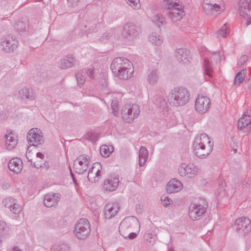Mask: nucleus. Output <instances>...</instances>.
<instances>
[{"instance_id": "nucleus-1", "label": "nucleus", "mask_w": 251, "mask_h": 251, "mask_svg": "<svg viewBox=\"0 0 251 251\" xmlns=\"http://www.w3.org/2000/svg\"><path fill=\"white\" fill-rule=\"evenodd\" d=\"M113 75L121 79H126L131 77L133 68L131 62L124 57L115 58L110 65Z\"/></svg>"}, {"instance_id": "nucleus-2", "label": "nucleus", "mask_w": 251, "mask_h": 251, "mask_svg": "<svg viewBox=\"0 0 251 251\" xmlns=\"http://www.w3.org/2000/svg\"><path fill=\"white\" fill-rule=\"evenodd\" d=\"M193 149L195 155L201 158L207 157L212 151L213 143L205 133L197 136L193 141Z\"/></svg>"}, {"instance_id": "nucleus-3", "label": "nucleus", "mask_w": 251, "mask_h": 251, "mask_svg": "<svg viewBox=\"0 0 251 251\" xmlns=\"http://www.w3.org/2000/svg\"><path fill=\"white\" fill-rule=\"evenodd\" d=\"M162 4L168 10L167 16L173 23L180 21L185 15L183 6L178 0H163Z\"/></svg>"}, {"instance_id": "nucleus-4", "label": "nucleus", "mask_w": 251, "mask_h": 251, "mask_svg": "<svg viewBox=\"0 0 251 251\" xmlns=\"http://www.w3.org/2000/svg\"><path fill=\"white\" fill-rule=\"evenodd\" d=\"M167 99L170 104L173 106H183L189 101L190 94L188 90L184 87H175L169 92Z\"/></svg>"}, {"instance_id": "nucleus-5", "label": "nucleus", "mask_w": 251, "mask_h": 251, "mask_svg": "<svg viewBox=\"0 0 251 251\" xmlns=\"http://www.w3.org/2000/svg\"><path fill=\"white\" fill-rule=\"evenodd\" d=\"M208 207L207 201L203 198L192 202L189 207V216L191 220H200L205 215Z\"/></svg>"}, {"instance_id": "nucleus-6", "label": "nucleus", "mask_w": 251, "mask_h": 251, "mask_svg": "<svg viewBox=\"0 0 251 251\" xmlns=\"http://www.w3.org/2000/svg\"><path fill=\"white\" fill-rule=\"evenodd\" d=\"M226 6L223 0H203V11L210 16L220 14L225 10Z\"/></svg>"}, {"instance_id": "nucleus-7", "label": "nucleus", "mask_w": 251, "mask_h": 251, "mask_svg": "<svg viewBox=\"0 0 251 251\" xmlns=\"http://www.w3.org/2000/svg\"><path fill=\"white\" fill-rule=\"evenodd\" d=\"M140 112V109L138 105L126 104L123 107L121 116L125 122L129 123L137 118Z\"/></svg>"}, {"instance_id": "nucleus-8", "label": "nucleus", "mask_w": 251, "mask_h": 251, "mask_svg": "<svg viewBox=\"0 0 251 251\" xmlns=\"http://www.w3.org/2000/svg\"><path fill=\"white\" fill-rule=\"evenodd\" d=\"M198 168L193 163H181L178 167L177 172L181 177L194 178L198 173Z\"/></svg>"}, {"instance_id": "nucleus-9", "label": "nucleus", "mask_w": 251, "mask_h": 251, "mask_svg": "<svg viewBox=\"0 0 251 251\" xmlns=\"http://www.w3.org/2000/svg\"><path fill=\"white\" fill-rule=\"evenodd\" d=\"M91 230L89 221H78L74 230L75 236L80 240L87 238Z\"/></svg>"}, {"instance_id": "nucleus-10", "label": "nucleus", "mask_w": 251, "mask_h": 251, "mask_svg": "<svg viewBox=\"0 0 251 251\" xmlns=\"http://www.w3.org/2000/svg\"><path fill=\"white\" fill-rule=\"evenodd\" d=\"M27 140L30 146H37L44 142V138L41 130L37 128L30 129L27 134Z\"/></svg>"}, {"instance_id": "nucleus-11", "label": "nucleus", "mask_w": 251, "mask_h": 251, "mask_svg": "<svg viewBox=\"0 0 251 251\" xmlns=\"http://www.w3.org/2000/svg\"><path fill=\"white\" fill-rule=\"evenodd\" d=\"M90 157L86 154L78 156L74 161V170L78 174H83L88 169Z\"/></svg>"}, {"instance_id": "nucleus-12", "label": "nucleus", "mask_w": 251, "mask_h": 251, "mask_svg": "<svg viewBox=\"0 0 251 251\" xmlns=\"http://www.w3.org/2000/svg\"><path fill=\"white\" fill-rule=\"evenodd\" d=\"M210 99L203 95H199L195 102V109L200 114H204L210 107Z\"/></svg>"}, {"instance_id": "nucleus-13", "label": "nucleus", "mask_w": 251, "mask_h": 251, "mask_svg": "<svg viewBox=\"0 0 251 251\" xmlns=\"http://www.w3.org/2000/svg\"><path fill=\"white\" fill-rule=\"evenodd\" d=\"M2 204L15 214H19L22 210V206L18 203L17 200L12 197H7L2 201Z\"/></svg>"}, {"instance_id": "nucleus-14", "label": "nucleus", "mask_w": 251, "mask_h": 251, "mask_svg": "<svg viewBox=\"0 0 251 251\" xmlns=\"http://www.w3.org/2000/svg\"><path fill=\"white\" fill-rule=\"evenodd\" d=\"M101 164L99 162L94 163L89 169L87 178L91 183H96L100 179L101 176Z\"/></svg>"}, {"instance_id": "nucleus-15", "label": "nucleus", "mask_w": 251, "mask_h": 251, "mask_svg": "<svg viewBox=\"0 0 251 251\" xmlns=\"http://www.w3.org/2000/svg\"><path fill=\"white\" fill-rule=\"evenodd\" d=\"M18 44V40L13 36L6 37L1 43L3 50L9 52L13 51L17 48Z\"/></svg>"}, {"instance_id": "nucleus-16", "label": "nucleus", "mask_w": 251, "mask_h": 251, "mask_svg": "<svg viewBox=\"0 0 251 251\" xmlns=\"http://www.w3.org/2000/svg\"><path fill=\"white\" fill-rule=\"evenodd\" d=\"M120 206L117 202H109L105 206L104 215L106 219H111L119 211Z\"/></svg>"}, {"instance_id": "nucleus-17", "label": "nucleus", "mask_w": 251, "mask_h": 251, "mask_svg": "<svg viewBox=\"0 0 251 251\" xmlns=\"http://www.w3.org/2000/svg\"><path fill=\"white\" fill-rule=\"evenodd\" d=\"M183 188L182 183L175 178L171 179L167 183L166 191L168 193L172 194L180 192Z\"/></svg>"}, {"instance_id": "nucleus-18", "label": "nucleus", "mask_w": 251, "mask_h": 251, "mask_svg": "<svg viewBox=\"0 0 251 251\" xmlns=\"http://www.w3.org/2000/svg\"><path fill=\"white\" fill-rule=\"evenodd\" d=\"M60 199L59 193L48 194L45 196L44 204L47 207H51L57 205Z\"/></svg>"}, {"instance_id": "nucleus-19", "label": "nucleus", "mask_w": 251, "mask_h": 251, "mask_svg": "<svg viewBox=\"0 0 251 251\" xmlns=\"http://www.w3.org/2000/svg\"><path fill=\"white\" fill-rule=\"evenodd\" d=\"M125 35L128 37H135L137 36L141 31V28L138 26L131 23H127L124 26Z\"/></svg>"}, {"instance_id": "nucleus-20", "label": "nucleus", "mask_w": 251, "mask_h": 251, "mask_svg": "<svg viewBox=\"0 0 251 251\" xmlns=\"http://www.w3.org/2000/svg\"><path fill=\"white\" fill-rule=\"evenodd\" d=\"M234 228L239 233L246 234L251 229V221H235Z\"/></svg>"}, {"instance_id": "nucleus-21", "label": "nucleus", "mask_w": 251, "mask_h": 251, "mask_svg": "<svg viewBox=\"0 0 251 251\" xmlns=\"http://www.w3.org/2000/svg\"><path fill=\"white\" fill-rule=\"evenodd\" d=\"M8 167L11 171L18 174L21 173L23 169V162L19 158H13L9 160Z\"/></svg>"}, {"instance_id": "nucleus-22", "label": "nucleus", "mask_w": 251, "mask_h": 251, "mask_svg": "<svg viewBox=\"0 0 251 251\" xmlns=\"http://www.w3.org/2000/svg\"><path fill=\"white\" fill-rule=\"evenodd\" d=\"M119 182V179L116 177H109L104 181L103 189L106 191H114L118 187Z\"/></svg>"}, {"instance_id": "nucleus-23", "label": "nucleus", "mask_w": 251, "mask_h": 251, "mask_svg": "<svg viewBox=\"0 0 251 251\" xmlns=\"http://www.w3.org/2000/svg\"><path fill=\"white\" fill-rule=\"evenodd\" d=\"M239 11L240 16L244 18L251 13V0H240Z\"/></svg>"}, {"instance_id": "nucleus-24", "label": "nucleus", "mask_w": 251, "mask_h": 251, "mask_svg": "<svg viewBox=\"0 0 251 251\" xmlns=\"http://www.w3.org/2000/svg\"><path fill=\"white\" fill-rule=\"evenodd\" d=\"M6 147L7 150L13 149L17 144L18 140L12 131H7L5 135Z\"/></svg>"}, {"instance_id": "nucleus-25", "label": "nucleus", "mask_w": 251, "mask_h": 251, "mask_svg": "<svg viewBox=\"0 0 251 251\" xmlns=\"http://www.w3.org/2000/svg\"><path fill=\"white\" fill-rule=\"evenodd\" d=\"M176 56L178 62L184 64H187L191 59L189 50L184 49L177 50Z\"/></svg>"}, {"instance_id": "nucleus-26", "label": "nucleus", "mask_w": 251, "mask_h": 251, "mask_svg": "<svg viewBox=\"0 0 251 251\" xmlns=\"http://www.w3.org/2000/svg\"><path fill=\"white\" fill-rule=\"evenodd\" d=\"M76 60L72 55H68L60 60V68L65 69L74 66Z\"/></svg>"}, {"instance_id": "nucleus-27", "label": "nucleus", "mask_w": 251, "mask_h": 251, "mask_svg": "<svg viewBox=\"0 0 251 251\" xmlns=\"http://www.w3.org/2000/svg\"><path fill=\"white\" fill-rule=\"evenodd\" d=\"M139 164L140 167L144 166L149 157L148 150L146 147H141L139 151Z\"/></svg>"}, {"instance_id": "nucleus-28", "label": "nucleus", "mask_w": 251, "mask_h": 251, "mask_svg": "<svg viewBox=\"0 0 251 251\" xmlns=\"http://www.w3.org/2000/svg\"><path fill=\"white\" fill-rule=\"evenodd\" d=\"M34 95L31 88H24L19 91L20 97L23 100H33L34 99Z\"/></svg>"}, {"instance_id": "nucleus-29", "label": "nucleus", "mask_w": 251, "mask_h": 251, "mask_svg": "<svg viewBox=\"0 0 251 251\" xmlns=\"http://www.w3.org/2000/svg\"><path fill=\"white\" fill-rule=\"evenodd\" d=\"M157 236L156 234L153 232L147 231L144 235V239L147 245L152 246L156 243Z\"/></svg>"}, {"instance_id": "nucleus-30", "label": "nucleus", "mask_w": 251, "mask_h": 251, "mask_svg": "<svg viewBox=\"0 0 251 251\" xmlns=\"http://www.w3.org/2000/svg\"><path fill=\"white\" fill-rule=\"evenodd\" d=\"M251 128V118L250 116L245 114L239 120L238 122V127L240 129H242L247 126Z\"/></svg>"}, {"instance_id": "nucleus-31", "label": "nucleus", "mask_w": 251, "mask_h": 251, "mask_svg": "<svg viewBox=\"0 0 251 251\" xmlns=\"http://www.w3.org/2000/svg\"><path fill=\"white\" fill-rule=\"evenodd\" d=\"M151 22L159 28L166 23L164 17L161 14L157 13L154 14L151 18Z\"/></svg>"}, {"instance_id": "nucleus-32", "label": "nucleus", "mask_w": 251, "mask_h": 251, "mask_svg": "<svg viewBox=\"0 0 251 251\" xmlns=\"http://www.w3.org/2000/svg\"><path fill=\"white\" fill-rule=\"evenodd\" d=\"M148 41L156 46L160 45L163 43V38L156 32H152L148 36Z\"/></svg>"}, {"instance_id": "nucleus-33", "label": "nucleus", "mask_w": 251, "mask_h": 251, "mask_svg": "<svg viewBox=\"0 0 251 251\" xmlns=\"http://www.w3.org/2000/svg\"><path fill=\"white\" fill-rule=\"evenodd\" d=\"M159 79V72L156 69L151 71L147 76V81L150 85H154L157 83Z\"/></svg>"}, {"instance_id": "nucleus-34", "label": "nucleus", "mask_w": 251, "mask_h": 251, "mask_svg": "<svg viewBox=\"0 0 251 251\" xmlns=\"http://www.w3.org/2000/svg\"><path fill=\"white\" fill-rule=\"evenodd\" d=\"M246 75V69H243L235 75L233 85L236 86H239L244 81Z\"/></svg>"}, {"instance_id": "nucleus-35", "label": "nucleus", "mask_w": 251, "mask_h": 251, "mask_svg": "<svg viewBox=\"0 0 251 251\" xmlns=\"http://www.w3.org/2000/svg\"><path fill=\"white\" fill-rule=\"evenodd\" d=\"M216 34L218 38L227 37L229 34V25L226 23L225 24Z\"/></svg>"}, {"instance_id": "nucleus-36", "label": "nucleus", "mask_w": 251, "mask_h": 251, "mask_svg": "<svg viewBox=\"0 0 251 251\" xmlns=\"http://www.w3.org/2000/svg\"><path fill=\"white\" fill-rule=\"evenodd\" d=\"M114 150V148L112 146H108L103 145L100 147V153L102 156L107 157H108L112 152H113Z\"/></svg>"}, {"instance_id": "nucleus-37", "label": "nucleus", "mask_w": 251, "mask_h": 251, "mask_svg": "<svg viewBox=\"0 0 251 251\" xmlns=\"http://www.w3.org/2000/svg\"><path fill=\"white\" fill-rule=\"evenodd\" d=\"M203 67L205 74L209 77H212L213 72V68L209 61L206 58L204 59L203 60Z\"/></svg>"}, {"instance_id": "nucleus-38", "label": "nucleus", "mask_w": 251, "mask_h": 251, "mask_svg": "<svg viewBox=\"0 0 251 251\" xmlns=\"http://www.w3.org/2000/svg\"><path fill=\"white\" fill-rule=\"evenodd\" d=\"M154 102L158 107L162 108L163 109H165L167 106V102L164 99L163 95L156 96L155 98Z\"/></svg>"}, {"instance_id": "nucleus-39", "label": "nucleus", "mask_w": 251, "mask_h": 251, "mask_svg": "<svg viewBox=\"0 0 251 251\" xmlns=\"http://www.w3.org/2000/svg\"><path fill=\"white\" fill-rule=\"evenodd\" d=\"M83 71H82V72H77L75 74V77L77 80V85L79 87H81L85 82V78L83 75Z\"/></svg>"}, {"instance_id": "nucleus-40", "label": "nucleus", "mask_w": 251, "mask_h": 251, "mask_svg": "<svg viewBox=\"0 0 251 251\" xmlns=\"http://www.w3.org/2000/svg\"><path fill=\"white\" fill-rule=\"evenodd\" d=\"M101 94L104 97L112 94V92L108 88L107 83L106 80H104L103 84L101 85Z\"/></svg>"}, {"instance_id": "nucleus-41", "label": "nucleus", "mask_w": 251, "mask_h": 251, "mask_svg": "<svg viewBox=\"0 0 251 251\" xmlns=\"http://www.w3.org/2000/svg\"><path fill=\"white\" fill-rule=\"evenodd\" d=\"M132 8L138 10L141 7V4L139 0H125Z\"/></svg>"}, {"instance_id": "nucleus-42", "label": "nucleus", "mask_w": 251, "mask_h": 251, "mask_svg": "<svg viewBox=\"0 0 251 251\" xmlns=\"http://www.w3.org/2000/svg\"><path fill=\"white\" fill-rule=\"evenodd\" d=\"M112 109V113L114 116H117L119 115V107L117 100H113L111 104Z\"/></svg>"}, {"instance_id": "nucleus-43", "label": "nucleus", "mask_w": 251, "mask_h": 251, "mask_svg": "<svg viewBox=\"0 0 251 251\" xmlns=\"http://www.w3.org/2000/svg\"><path fill=\"white\" fill-rule=\"evenodd\" d=\"M69 247L65 244L58 245L54 247V251H69Z\"/></svg>"}, {"instance_id": "nucleus-44", "label": "nucleus", "mask_w": 251, "mask_h": 251, "mask_svg": "<svg viewBox=\"0 0 251 251\" xmlns=\"http://www.w3.org/2000/svg\"><path fill=\"white\" fill-rule=\"evenodd\" d=\"M161 200L164 206L167 207L170 204L171 201L172 200L169 198L168 196L165 195H163L161 197Z\"/></svg>"}, {"instance_id": "nucleus-45", "label": "nucleus", "mask_w": 251, "mask_h": 251, "mask_svg": "<svg viewBox=\"0 0 251 251\" xmlns=\"http://www.w3.org/2000/svg\"><path fill=\"white\" fill-rule=\"evenodd\" d=\"M7 226L4 221H0V233H2L3 231H6Z\"/></svg>"}, {"instance_id": "nucleus-46", "label": "nucleus", "mask_w": 251, "mask_h": 251, "mask_svg": "<svg viewBox=\"0 0 251 251\" xmlns=\"http://www.w3.org/2000/svg\"><path fill=\"white\" fill-rule=\"evenodd\" d=\"M28 160L29 162L31 163V165L36 168L39 169L40 168H41L43 164V162H41L40 161H36L34 163H32L31 159H28Z\"/></svg>"}, {"instance_id": "nucleus-47", "label": "nucleus", "mask_w": 251, "mask_h": 251, "mask_svg": "<svg viewBox=\"0 0 251 251\" xmlns=\"http://www.w3.org/2000/svg\"><path fill=\"white\" fill-rule=\"evenodd\" d=\"M69 6L75 7L77 5L79 0H67Z\"/></svg>"}, {"instance_id": "nucleus-48", "label": "nucleus", "mask_w": 251, "mask_h": 251, "mask_svg": "<svg viewBox=\"0 0 251 251\" xmlns=\"http://www.w3.org/2000/svg\"><path fill=\"white\" fill-rule=\"evenodd\" d=\"M84 72H86V73L87 74L88 76H89L90 78H93L94 76V70L92 68L87 69L84 70Z\"/></svg>"}, {"instance_id": "nucleus-49", "label": "nucleus", "mask_w": 251, "mask_h": 251, "mask_svg": "<svg viewBox=\"0 0 251 251\" xmlns=\"http://www.w3.org/2000/svg\"><path fill=\"white\" fill-rule=\"evenodd\" d=\"M129 225V223L127 221H122L120 224L119 229L121 230L124 229L126 226Z\"/></svg>"}, {"instance_id": "nucleus-50", "label": "nucleus", "mask_w": 251, "mask_h": 251, "mask_svg": "<svg viewBox=\"0 0 251 251\" xmlns=\"http://www.w3.org/2000/svg\"><path fill=\"white\" fill-rule=\"evenodd\" d=\"M109 38L110 33L109 32H106L103 33L102 36L100 38V40L103 41L104 40H107Z\"/></svg>"}, {"instance_id": "nucleus-51", "label": "nucleus", "mask_w": 251, "mask_h": 251, "mask_svg": "<svg viewBox=\"0 0 251 251\" xmlns=\"http://www.w3.org/2000/svg\"><path fill=\"white\" fill-rule=\"evenodd\" d=\"M247 60H248V56L246 55H243L240 57V58L239 60V63L241 65L243 64L244 63L246 62Z\"/></svg>"}, {"instance_id": "nucleus-52", "label": "nucleus", "mask_w": 251, "mask_h": 251, "mask_svg": "<svg viewBox=\"0 0 251 251\" xmlns=\"http://www.w3.org/2000/svg\"><path fill=\"white\" fill-rule=\"evenodd\" d=\"M7 251H23L18 246H13L10 248Z\"/></svg>"}, {"instance_id": "nucleus-53", "label": "nucleus", "mask_w": 251, "mask_h": 251, "mask_svg": "<svg viewBox=\"0 0 251 251\" xmlns=\"http://www.w3.org/2000/svg\"><path fill=\"white\" fill-rule=\"evenodd\" d=\"M246 18H248L246 25L248 26L251 24V13L248 14L246 16Z\"/></svg>"}, {"instance_id": "nucleus-54", "label": "nucleus", "mask_w": 251, "mask_h": 251, "mask_svg": "<svg viewBox=\"0 0 251 251\" xmlns=\"http://www.w3.org/2000/svg\"><path fill=\"white\" fill-rule=\"evenodd\" d=\"M246 18H248L246 25L248 26L251 24V13L248 14L246 16Z\"/></svg>"}, {"instance_id": "nucleus-55", "label": "nucleus", "mask_w": 251, "mask_h": 251, "mask_svg": "<svg viewBox=\"0 0 251 251\" xmlns=\"http://www.w3.org/2000/svg\"><path fill=\"white\" fill-rule=\"evenodd\" d=\"M136 236H137V234L136 233L131 232L130 234H129L128 237L130 239H133L135 238L136 237Z\"/></svg>"}, {"instance_id": "nucleus-56", "label": "nucleus", "mask_w": 251, "mask_h": 251, "mask_svg": "<svg viewBox=\"0 0 251 251\" xmlns=\"http://www.w3.org/2000/svg\"><path fill=\"white\" fill-rule=\"evenodd\" d=\"M36 156L38 158H39L42 159L44 158L45 155L42 153L39 152L36 153Z\"/></svg>"}, {"instance_id": "nucleus-57", "label": "nucleus", "mask_w": 251, "mask_h": 251, "mask_svg": "<svg viewBox=\"0 0 251 251\" xmlns=\"http://www.w3.org/2000/svg\"><path fill=\"white\" fill-rule=\"evenodd\" d=\"M24 23L22 22H18L15 25V27L16 28H17V30H22V28L21 27V28H19L17 27V26H19V25H24Z\"/></svg>"}, {"instance_id": "nucleus-58", "label": "nucleus", "mask_w": 251, "mask_h": 251, "mask_svg": "<svg viewBox=\"0 0 251 251\" xmlns=\"http://www.w3.org/2000/svg\"><path fill=\"white\" fill-rule=\"evenodd\" d=\"M10 187V185L8 183H4L2 185V187L4 189H6L7 188H8L9 187Z\"/></svg>"}, {"instance_id": "nucleus-59", "label": "nucleus", "mask_w": 251, "mask_h": 251, "mask_svg": "<svg viewBox=\"0 0 251 251\" xmlns=\"http://www.w3.org/2000/svg\"><path fill=\"white\" fill-rule=\"evenodd\" d=\"M70 172H71V174L72 177V179L73 180V181H74V183H76V180H75V177H74V175L73 174V173H72V172L71 171V169H70Z\"/></svg>"}, {"instance_id": "nucleus-60", "label": "nucleus", "mask_w": 251, "mask_h": 251, "mask_svg": "<svg viewBox=\"0 0 251 251\" xmlns=\"http://www.w3.org/2000/svg\"><path fill=\"white\" fill-rule=\"evenodd\" d=\"M1 244H2V240L0 238V246L1 245Z\"/></svg>"}, {"instance_id": "nucleus-61", "label": "nucleus", "mask_w": 251, "mask_h": 251, "mask_svg": "<svg viewBox=\"0 0 251 251\" xmlns=\"http://www.w3.org/2000/svg\"><path fill=\"white\" fill-rule=\"evenodd\" d=\"M137 224L140 226V223L139 222V221H137Z\"/></svg>"}, {"instance_id": "nucleus-62", "label": "nucleus", "mask_w": 251, "mask_h": 251, "mask_svg": "<svg viewBox=\"0 0 251 251\" xmlns=\"http://www.w3.org/2000/svg\"><path fill=\"white\" fill-rule=\"evenodd\" d=\"M249 88L251 90V85L249 87Z\"/></svg>"}, {"instance_id": "nucleus-63", "label": "nucleus", "mask_w": 251, "mask_h": 251, "mask_svg": "<svg viewBox=\"0 0 251 251\" xmlns=\"http://www.w3.org/2000/svg\"><path fill=\"white\" fill-rule=\"evenodd\" d=\"M236 220H242V218L237 219Z\"/></svg>"}, {"instance_id": "nucleus-64", "label": "nucleus", "mask_w": 251, "mask_h": 251, "mask_svg": "<svg viewBox=\"0 0 251 251\" xmlns=\"http://www.w3.org/2000/svg\"><path fill=\"white\" fill-rule=\"evenodd\" d=\"M236 151H237V150H235L234 151V152H236Z\"/></svg>"}]
</instances>
